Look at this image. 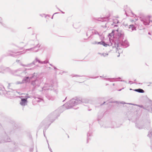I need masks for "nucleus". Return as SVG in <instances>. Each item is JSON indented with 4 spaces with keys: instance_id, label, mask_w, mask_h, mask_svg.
I'll return each mask as SVG.
<instances>
[{
    "instance_id": "1",
    "label": "nucleus",
    "mask_w": 152,
    "mask_h": 152,
    "mask_svg": "<svg viewBox=\"0 0 152 152\" xmlns=\"http://www.w3.org/2000/svg\"><path fill=\"white\" fill-rule=\"evenodd\" d=\"M59 109H58L50 114L46 118L42 121L40 124L41 127H45V129L43 130V133L44 136L46 137V136L45 135L46 130L49 127L51 124L59 116L60 112H59Z\"/></svg>"
},
{
    "instance_id": "2",
    "label": "nucleus",
    "mask_w": 152,
    "mask_h": 152,
    "mask_svg": "<svg viewBox=\"0 0 152 152\" xmlns=\"http://www.w3.org/2000/svg\"><path fill=\"white\" fill-rule=\"evenodd\" d=\"M111 45L113 48H116L117 50L121 49V48H126L129 46L127 41L124 39L119 40L114 39L112 41Z\"/></svg>"
},
{
    "instance_id": "3",
    "label": "nucleus",
    "mask_w": 152,
    "mask_h": 152,
    "mask_svg": "<svg viewBox=\"0 0 152 152\" xmlns=\"http://www.w3.org/2000/svg\"><path fill=\"white\" fill-rule=\"evenodd\" d=\"M82 101L80 99L75 97L72 99L65 104L63 106L66 109H70L73 107L81 103Z\"/></svg>"
},
{
    "instance_id": "4",
    "label": "nucleus",
    "mask_w": 152,
    "mask_h": 152,
    "mask_svg": "<svg viewBox=\"0 0 152 152\" xmlns=\"http://www.w3.org/2000/svg\"><path fill=\"white\" fill-rule=\"evenodd\" d=\"M52 81H51L50 82V83H45L44 86L42 88V91H44V92L47 91H49V90H54V91L57 94L58 92V91L56 89H55L57 87V86H56L55 87L53 85Z\"/></svg>"
},
{
    "instance_id": "5",
    "label": "nucleus",
    "mask_w": 152,
    "mask_h": 152,
    "mask_svg": "<svg viewBox=\"0 0 152 152\" xmlns=\"http://www.w3.org/2000/svg\"><path fill=\"white\" fill-rule=\"evenodd\" d=\"M33 78L35 79V80L31 81V85L33 86L34 88H38L40 86L43 80L40 78L36 77L35 75Z\"/></svg>"
},
{
    "instance_id": "6",
    "label": "nucleus",
    "mask_w": 152,
    "mask_h": 152,
    "mask_svg": "<svg viewBox=\"0 0 152 152\" xmlns=\"http://www.w3.org/2000/svg\"><path fill=\"white\" fill-rule=\"evenodd\" d=\"M32 68L27 69L23 68V73L22 75V77H24L26 76H32V77H34L35 75V73L33 74L31 72Z\"/></svg>"
},
{
    "instance_id": "7",
    "label": "nucleus",
    "mask_w": 152,
    "mask_h": 152,
    "mask_svg": "<svg viewBox=\"0 0 152 152\" xmlns=\"http://www.w3.org/2000/svg\"><path fill=\"white\" fill-rule=\"evenodd\" d=\"M23 69V68H20L17 69L12 71V73L15 75L22 77Z\"/></svg>"
},
{
    "instance_id": "8",
    "label": "nucleus",
    "mask_w": 152,
    "mask_h": 152,
    "mask_svg": "<svg viewBox=\"0 0 152 152\" xmlns=\"http://www.w3.org/2000/svg\"><path fill=\"white\" fill-rule=\"evenodd\" d=\"M29 97V96L27 95L21 96V100L20 102V105L22 106H25L26 105L28 102L27 99Z\"/></svg>"
},
{
    "instance_id": "9",
    "label": "nucleus",
    "mask_w": 152,
    "mask_h": 152,
    "mask_svg": "<svg viewBox=\"0 0 152 152\" xmlns=\"http://www.w3.org/2000/svg\"><path fill=\"white\" fill-rule=\"evenodd\" d=\"M40 45L38 44H37V45L29 49H26V50L31 51L33 52H36L38 51L39 48H40Z\"/></svg>"
},
{
    "instance_id": "10",
    "label": "nucleus",
    "mask_w": 152,
    "mask_h": 152,
    "mask_svg": "<svg viewBox=\"0 0 152 152\" xmlns=\"http://www.w3.org/2000/svg\"><path fill=\"white\" fill-rule=\"evenodd\" d=\"M23 77L24 78L22 80V82L23 83H29L31 80L34 77H32V76H26Z\"/></svg>"
},
{
    "instance_id": "11",
    "label": "nucleus",
    "mask_w": 152,
    "mask_h": 152,
    "mask_svg": "<svg viewBox=\"0 0 152 152\" xmlns=\"http://www.w3.org/2000/svg\"><path fill=\"white\" fill-rule=\"evenodd\" d=\"M151 101H150V103L149 104H146L145 106V110H148V112L151 113L152 112V106H151Z\"/></svg>"
},
{
    "instance_id": "12",
    "label": "nucleus",
    "mask_w": 152,
    "mask_h": 152,
    "mask_svg": "<svg viewBox=\"0 0 152 152\" xmlns=\"http://www.w3.org/2000/svg\"><path fill=\"white\" fill-rule=\"evenodd\" d=\"M143 23L145 25H148L150 23V19L148 18H144L141 20Z\"/></svg>"
},
{
    "instance_id": "13",
    "label": "nucleus",
    "mask_w": 152,
    "mask_h": 152,
    "mask_svg": "<svg viewBox=\"0 0 152 152\" xmlns=\"http://www.w3.org/2000/svg\"><path fill=\"white\" fill-rule=\"evenodd\" d=\"M144 126L147 129H150L151 128V123L150 120H148L145 122Z\"/></svg>"
},
{
    "instance_id": "14",
    "label": "nucleus",
    "mask_w": 152,
    "mask_h": 152,
    "mask_svg": "<svg viewBox=\"0 0 152 152\" xmlns=\"http://www.w3.org/2000/svg\"><path fill=\"white\" fill-rule=\"evenodd\" d=\"M136 127L139 129H141L144 128V126L143 124L141 122H139L136 124L135 125Z\"/></svg>"
},
{
    "instance_id": "15",
    "label": "nucleus",
    "mask_w": 152,
    "mask_h": 152,
    "mask_svg": "<svg viewBox=\"0 0 152 152\" xmlns=\"http://www.w3.org/2000/svg\"><path fill=\"white\" fill-rule=\"evenodd\" d=\"M117 37H118V38L116 40H121L124 39L123 34L121 33H118L117 34Z\"/></svg>"
},
{
    "instance_id": "16",
    "label": "nucleus",
    "mask_w": 152,
    "mask_h": 152,
    "mask_svg": "<svg viewBox=\"0 0 152 152\" xmlns=\"http://www.w3.org/2000/svg\"><path fill=\"white\" fill-rule=\"evenodd\" d=\"M36 60L40 64H45L49 63V61L48 60H46L44 61H41L39 60L37 57L36 58Z\"/></svg>"
},
{
    "instance_id": "17",
    "label": "nucleus",
    "mask_w": 152,
    "mask_h": 152,
    "mask_svg": "<svg viewBox=\"0 0 152 152\" xmlns=\"http://www.w3.org/2000/svg\"><path fill=\"white\" fill-rule=\"evenodd\" d=\"M109 16L106 17H104L103 18H99V20L102 22L106 21L109 19Z\"/></svg>"
},
{
    "instance_id": "18",
    "label": "nucleus",
    "mask_w": 152,
    "mask_h": 152,
    "mask_svg": "<svg viewBox=\"0 0 152 152\" xmlns=\"http://www.w3.org/2000/svg\"><path fill=\"white\" fill-rule=\"evenodd\" d=\"M5 88L2 86L0 85V94H5Z\"/></svg>"
},
{
    "instance_id": "19",
    "label": "nucleus",
    "mask_w": 152,
    "mask_h": 152,
    "mask_svg": "<svg viewBox=\"0 0 152 152\" xmlns=\"http://www.w3.org/2000/svg\"><path fill=\"white\" fill-rule=\"evenodd\" d=\"M19 64L21 66H25L26 67H32L33 66V65L31 63L28 64H22L21 62H19Z\"/></svg>"
},
{
    "instance_id": "20",
    "label": "nucleus",
    "mask_w": 152,
    "mask_h": 152,
    "mask_svg": "<svg viewBox=\"0 0 152 152\" xmlns=\"http://www.w3.org/2000/svg\"><path fill=\"white\" fill-rule=\"evenodd\" d=\"M129 30L132 31L134 30H136V29L135 27L132 24L130 25L129 26Z\"/></svg>"
},
{
    "instance_id": "21",
    "label": "nucleus",
    "mask_w": 152,
    "mask_h": 152,
    "mask_svg": "<svg viewBox=\"0 0 152 152\" xmlns=\"http://www.w3.org/2000/svg\"><path fill=\"white\" fill-rule=\"evenodd\" d=\"M147 136L151 139H152V129H151L148 132Z\"/></svg>"
},
{
    "instance_id": "22",
    "label": "nucleus",
    "mask_w": 152,
    "mask_h": 152,
    "mask_svg": "<svg viewBox=\"0 0 152 152\" xmlns=\"http://www.w3.org/2000/svg\"><path fill=\"white\" fill-rule=\"evenodd\" d=\"M111 43H112V41L111 42V40H110V44H107L104 41H103V42H102V45L103 46H105V47H107V46H111L112 47V46L111 45Z\"/></svg>"
},
{
    "instance_id": "23",
    "label": "nucleus",
    "mask_w": 152,
    "mask_h": 152,
    "mask_svg": "<svg viewBox=\"0 0 152 152\" xmlns=\"http://www.w3.org/2000/svg\"><path fill=\"white\" fill-rule=\"evenodd\" d=\"M27 44L32 46L35 45V42L34 40H30L28 42Z\"/></svg>"
},
{
    "instance_id": "24",
    "label": "nucleus",
    "mask_w": 152,
    "mask_h": 152,
    "mask_svg": "<svg viewBox=\"0 0 152 152\" xmlns=\"http://www.w3.org/2000/svg\"><path fill=\"white\" fill-rule=\"evenodd\" d=\"M10 138H9L7 136H6L4 140L2 141L1 142L2 143L4 142H10Z\"/></svg>"
},
{
    "instance_id": "25",
    "label": "nucleus",
    "mask_w": 152,
    "mask_h": 152,
    "mask_svg": "<svg viewBox=\"0 0 152 152\" xmlns=\"http://www.w3.org/2000/svg\"><path fill=\"white\" fill-rule=\"evenodd\" d=\"M134 90V91L140 93H144V91L141 88L135 89Z\"/></svg>"
},
{
    "instance_id": "26",
    "label": "nucleus",
    "mask_w": 152,
    "mask_h": 152,
    "mask_svg": "<svg viewBox=\"0 0 152 152\" xmlns=\"http://www.w3.org/2000/svg\"><path fill=\"white\" fill-rule=\"evenodd\" d=\"M98 54H100L101 56H103L104 57H107L108 55V53H99Z\"/></svg>"
},
{
    "instance_id": "27",
    "label": "nucleus",
    "mask_w": 152,
    "mask_h": 152,
    "mask_svg": "<svg viewBox=\"0 0 152 152\" xmlns=\"http://www.w3.org/2000/svg\"><path fill=\"white\" fill-rule=\"evenodd\" d=\"M92 33L93 34L98 35L99 36H101L102 34L98 33L97 31L94 30L92 31Z\"/></svg>"
},
{
    "instance_id": "28",
    "label": "nucleus",
    "mask_w": 152,
    "mask_h": 152,
    "mask_svg": "<svg viewBox=\"0 0 152 152\" xmlns=\"http://www.w3.org/2000/svg\"><path fill=\"white\" fill-rule=\"evenodd\" d=\"M114 31H113L110 34H108V37H109L110 41V38L111 37H112V36H113V37H114Z\"/></svg>"
},
{
    "instance_id": "29",
    "label": "nucleus",
    "mask_w": 152,
    "mask_h": 152,
    "mask_svg": "<svg viewBox=\"0 0 152 152\" xmlns=\"http://www.w3.org/2000/svg\"><path fill=\"white\" fill-rule=\"evenodd\" d=\"M92 133V132L90 130L87 133V141H88V140H89L90 139L89 137H90L91 136Z\"/></svg>"
},
{
    "instance_id": "30",
    "label": "nucleus",
    "mask_w": 152,
    "mask_h": 152,
    "mask_svg": "<svg viewBox=\"0 0 152 152\" xmlns=\"http://www.w3.org/2000/svg\"><path fill=\"white\" fill-rule=\"evenodd\" d=\"M34 99L35 100V101L39 102H41V101H43V100L42 99H40L39 98H37V97H34Z\"/></svg>"
},
{
    "instance_id": "31",
    "label": "nucleus",
    "mask_w": 152,
    "mask_h": 152,
    "mask_svg": "<svg viewBox=\"0 0 152 152\" xmlns=\"http://www.w3.org/2000/svg\"><path fill=\"white\" fill-rule=\"evenodd\" d=\"M46 97H47V98L49 99L50 100H53L54 99V97H53L52 96L47 95L46 96Z\"/></svg>"
},
{
    "instance_id": "32",
    "label": "nucleus",
    "mask_w": 152,
    "mask_h": 152,
    "mask_svg": "<svg viewBox=\"0 0 152 152\" xmlns=\"http://www.w3.org/2000/svg\"><path fill=\"white\" fill-rule=\"evenodd\" d=\"M128 104H133V105H136L138 107H141V108H143V109H145V106H144L142 105H138V104H135V105L134 104H132L131 103H128Z\"/></svg>"
},
{
    "instance_id": "33",
    "label": "nucleus",
    "mask_w": 152,
    "mask_h": 152,
    "mask_svg": "<svg viewBox=\"0 0 152 152\" xmlns=\"http://www.w3.org/2000/svg\"><path fill=\"white\" fill-rule=\"evenodd\" d=\"M104 79L106 80H108L110 82H113V81H115V80H114V78L111 79V78H104Z\"/></svg>"
},
{
    "instance_id": "34",
    "label": "nucleus",
    "mask_w": 152,
    "mask_h": 152,
    "mask_svg": "<svg viewBox=\"0 0 152 152\" xmlns=\"http://www.w3.org/2000/svg\"><path fill=\"white\" fill-rule=\"evenodd\" d=\"M0 69H1V70L0 71V72H2L3 71L5 70V68L3 66H1V67L0 68Z\"/></svg>"
},
{
    "instance_id": "35",
    "label": "nucleus",
    "mask_w": 152,
    "mask_h": 152,
    "mask_svg": "<svg viewBox=\"0 0 152 152\" xmlns=\"http://www.w3.org/2000/svg\"><path fill=\"white\" fill-rule=\"evenodd\" d=\"M37 61L36 60V58L35 59V60L34 61L31 63L32 64V65L33 66L37 62Z\"/></svg>"
},
{
    "instance_id": "36",
    "label": "nucleus",
    "mask_w": 152,
    "mask_h": 152,
    "mask_svg": "<svg viewBox=\"0 0 152 152\" xmlns=\"http://www.w3.org/2000/svg\"><path fill=\"white\" fill-rule=\"evenodd\" d=\"M67 72L65 71H61L59 73V74H61L62 75V74H63L64 73H67Z\"/></svg>"
},
{
    "instance_id": "37",
    "label": "nucleus",
    "mask_w": 152,
    "mask_h": 152,
    "mask_svg": "<svg viewBox=\"0 0 152 152\" xmlns=\"http://www.w3.org/2000/svg\"><path fill=\"white\" fill-rule=\"evenodd\" d=\"M22 82H22L20 81H17L16 82V84H21L22 83H23Z\"/></svg>"
},
{
    "instance_id": "38",
    "label": "nucleus",
    "mask_w": 152,
    "mask_h": 152,
    "mask_svg": "<svg viewBox=\"0 0 152 152\" xmlns=\"http://www.w3.org/2000/svg\"><path fill=\"white\" fill-rule=\"evenodd\" d=\"M48 148L50 151L51 152H52V151L51 150V148H50V147L49 146V144H48Z\"/></svg>"
},
{
    "instance_id": "39",
    "label": "nucleus",
    "mask_w": 152,
    "mask_h": 152,
    "mask_svg": "<svg viewBox=\"0 0 152 152\" xmlns=\"http://www.w3.org/2000/svg\"><path fill=\"white\" fill-rule=\"evenodd\" d=\"M103 41H102L100 42H98L97 43V44H100V45H102V43Z\"/></svg>"
},
{
    "instance_id": "40",
    "label": "nucleus",
    "mask_w": 152,
    "mask_h": 152,
    "mask_svg": "<svg viewBox=\"0 0 152 152\" xmlns=\"http://www.w3.org/2000/svg\"><path fill=\"white\" fill-rule=\"evenodd\" d=\"M134 82L131 81H129V83L130 84H134Z\"/></svg>"
},
{
    "instance_id": "41",
    "label": "nucleus",
    "mask_w": 152,
    "mask_h": 152,
    "mask_svg": "<svg viewBox=\"0 0 152 152\" xmlns=\"http://www.w3.org/2000/svg\"><path fill=\"white\" fill-rule=\"evenodd\" d=\"M57 9L59 10L62 13H63V14H64V13H64V12H63L60 9H59L58 8H57Z\"/></svg>"
},
{
    "instance_id": "42",
    "label": "nucleus",
    "mask_w": 152,
    "mask_h": 152,
    "mask_svg": "<svg viewBox=\"0 0 152 152\" xmlns=\"http://www.w3.org/2000/svg\"><path fill=\"white\" fill-rule=\"evenodd\" d=\"M72 77H76V76H78V77H81V76H80V75H72Z\"/></svg>"
},
{
    "instance_id": "43",
    "label": "nucleus",
    "mask_w": 152,
    "mask_h": 152,
    "mask_svg": "<svg viewBox=\"0 0 152 152\" xmlns=\"http://www.w3.org/2000/svg\"><path fill=\"white\" fill-rule=\"evenodd\" d=\"M12 55H13L12 54L10 53V54H9L8 55H7L6 56H12Z\"/></svg>"
},
{
    "instance_id": "44",
    "label": "nucleus",
    "mask_w": 152,
    "mask_h": 152,
    "mask_svg": "<svg viewBox=\"0 0 152 152\" xmlns=\"http://www.w3.org/2000/svg\"><path fill=\"white\" fill-rule=\"evenodd\" d=\"M58 12H56V13H54L53 14V16H52V18H51V19H53V15H55V14H58Z\"/></svg>"
},
{
    "instance_id": "45",
    "label": "nucleus",
    "mask_w": 152,
    "mask_h": 152,
    "mask_svg": "<svg viewBox=\"0 0 152 152\" xmlns=\"http://www.w3.org/2000/svg\"><path fill=\"white\" fill-rule=\"evenodd\" d=\"M53 67L54 69H56V70L58 69L55 66H53Z\"/></svg>"
},
{
    "instance_id": "46",
    "label": "nucleus",
    "mask_w": 152,
    "mask_h": 152,
    "mask_svg": "<svg viewBox=\"0 0 152 152\" xmlns=\"http://www.w3.org/2000/svg\"><path fill=\"white\" fill-rule=\"evenodd\" d=\"M120 103L123 104H126V103L124 102H121Z\"/></svg>"
},
{
    "instance_id": "47",
    "label": "nucleus",
    "mask_w": 152,
    "mask_h": 152,
    "mask_svg": "<svg viewBox=\"0 0 152 152\" xmlns=\"http://www.w3.org/2000/svg\"><path fill=\"white\" fill-rule=\"evenodd\" d=\"M97 43H98L97 42H95L93 44H97Z\"/></svg>"
},
{
    "instance_id": "48",
    "label": "nucleus",
    "mask_w": 152,
    "mask_h": 152,
    "mask_svg": "<svg viewBox=\"0 0 152 152\" xmlns=\"http://www.w3.org/2000/svg\"><path fill=\"white\" fill-rule=\"evenodd\" d=\"M90 31H88L87 33H86V35H87V36H88V33H89Z\"/></svg>"
},
{
    "instance_id": "49",
    "label": "nucleus",
    "mask_w": 152,
    "mask_h": 152,
    "mask_svg": "<svg viewBox=\"0 0 152 152\" xmlns=\"http://www.w3.org/2000/svg\"><path fill=\"white\" fill-rule=\"evenodd\" d=\"M121 81H123V82H125L126 83H127L126 81H125L124 80H121Z\"/></svg>"
},
{
    "instance_id": "50",
    "label": "nucleus",
    "mask_w": 152,
    "mask_h": 152,
    "mask_svg": "<svg viewBox=\"0 0 152 152\" xmlns=\"http://www.w3.org/2000/svg\"><path fill=\"white\" fill-rule=\"evenodd\" d=\"M16 61L17 62H19L20 61V60H16Z\"/></svg>"
},
{
    "instance_id": "51",
    "label": "nucleus",
    "mask_w": 152,
    "mask_h": 152,
    "mask_svg": "<svg viewBox=\"0 0 152 152\" xmlns=\"http://www.w3.org/2000/svg\"><path fill=\"white\" fill-rule=\"evenodd\" d=\"M124 88H123L122 89H119L118 90V91H121L122 89H124Z\"/></svg>"
},
{
    "instance_id": "52",
    "label": "nucleus",
    "mask_w": 152,
    "mask_h": 152,
    "mask_svg": "<svg viewBox=\"0 0 152 152\" xmlns=\"http://www.w3.org/2000/svg\"><path fill=\"white\" fill-rule=\"evenodd\" d=\"M106 102H104L102 104H101V105H103Z\"/></svg>"
},
{
    "instance_id": "53",
    "label": "nucleus",
    "mask_w": 152,
    "mask_h": 152,
    "mask_svg": "<svg viewBox=\"0 0 152 152\" xmlns=\"http://www.w3.org/2000/svg\"><path fill=\"white\" fill-rule=\"evenodd\" d=\"M125 14L126 15V16H128V14L126 12H125Z\"/></svg>"
},
{
    "instance_id": "54",
    "label": "nucleus",
    "mask_w": 152,
    "mask_h": 152,
    "mask_svg": "<svg viewBox=\"0 0 152 152\" xmlns=\"http://www.w3.org/2000/svg\"><path fill=\"white\" fill-rule=\"evenodd\" d=\"M110 103H113V102H116V103H117V102L116 101V102H110Z\"/></svg>"
},
{
    "instance_id": "55",
    "label": "nucleus",
    "mask_w": 152,
    "mask_h": 152,
    "mask_svg": "<svg viewBox=\"0 0 152 152\" xmlns=\"http://www.w3.org/2000/svg\"><path fill=\"white\" fill-rule=\"evenodd\" d=\"M9 52H11L14 53V52L12 50H10V51H9Z\"/></svg>"
},
{
    "instance_id": "56",
    "label": "nucleus",
    "mask_w": 152,
    "mask_h": 152,
    "mask_svg": "<svg viewBox=\"0 0 152 152\" xmlns=\"http://www.w3.org/2000/svg\"><path fill=\"white\" fill-rule=\"evenodd\" d=\"M134 83H135L136 84H138V83H137L136 82H134Z\"/></svg>"
},
{
    "instance_id": "57",
    "label": "nucleus",
    "mask_w": 152,
    "mask_h": 152,
    "mask_svg": "<svg viewBox=\"0 0 152 152\" xmlns=\"http://www.w3.org/2000/svg\"><path fill=\"white\" fill-rule=\"evenodd\" d=\"M50 65L51 66H53L52 64H50Z\"/></svg>"
},
{
    "instance_id": "58",
    "label": "nucleus",
    "mask_w": 152,
    "mask_h": 152,
    "mask_svg": "<svg viewBox=\"0 0 152 152\" xmlns=\"http://www.w3.org/2000/svg\"><path fill=\"white\" fill-rule=\"evenodd\" d=\"M117 79H121V78L120 77H118V78H117Z\"/></svg>"
},
{
    "instance_id": "59",
    "label": "nucleus",
    "mask_w": 152,
    "mask_h": 152,
    "mask_svg": "<svg viewBox=\"0 0 152 152\" xmlns=\"http://www.w3.org/2000/svg\"><path fill=\"white\" fill-rule=\"evenodd\" d=\"M19 53H20V54H21L22 53L21 52H19Z\"/></svg>"
},
{
    "instance_id": "60",
    "label": "nucleus",
    "mask_w": 152,
    "mask_h": 152,
    "mask_svg": "<svg viewBox=\"0 0 152 152\" xmlns=\"http://www.w3.org/2000/svg\"><path fill=\"white\" fill-rule=\"evenodd\" d=\"M100 77H102L101 76H100Z\"/></svg>"
},
{
    "instance_id": "61",
    "label": "nucleus",
    "mask_w": 152,
    "mask_h": 152,
    "mask_svg": "<svg viewBox=\"0 0 152 152\" xmlns=\"http://www.w3.org/2000/svg\"><path fill=\"white\" fill-rule=\"evenodd\" d=\"M148 34H150V32H149V33H148Z\"/></svg>"
},
{
    "instance_id": "62",
    "label": "nucleus",
    "mask_w": 152,
    "mask_h": 152,
    "mask_svg": "<svg viewBox=\"0 0 152 152\" xmlns=\"http://www.w3.org/2000/svg\"><path fill=\"white\" fill-rule=\"evenodd\" d=\"M130 90H132V89H131V88H130Z\"/></svg>"
},
{
    "instance_id": "63",
    "label": "nucleus",
    "mask_w": 152,
    "mask_h": 152,
    "mask_svg": "<svg viewBox=\"0 0 152 152\" xmlns=\"http://www.w3.org/2000/svg\"><path fill=\"white\" fill-rule=\"evenodd\" d=\"M149 83L150 84H151V82H150V83Z\"/></svg>"
},
{
    "instance_id": "64",
    "label": "nucleus",
    "mask_w": 152,
    "mask_h": 152,
    "mask_svg": "<svg viewBox=\"0 0 152 152\" xmlns=\"http://www.w3.org/2000/svg\"><path fill=\"white\" fill-rule=\"evenodd\" d=\"M136 81V79L134 80V81Z\"/></svg>"
}]
</instances>
